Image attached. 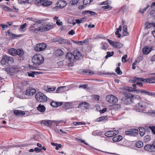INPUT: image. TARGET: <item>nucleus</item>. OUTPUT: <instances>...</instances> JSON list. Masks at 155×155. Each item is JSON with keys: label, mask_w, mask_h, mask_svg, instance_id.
<instances>
[{"label": "nucleus", "mask_w": 155, "mask_h": 155, "mask_svg": "<svg viewBox=\"0 0 155 155\" xmlns=\"http://www.w3.org/2000/svg\"><path fill=\"white\" fill-rule=\"evenodd\" d=\"M144 149L145 150L150 152H155L151 144H148L145 145L144 147Z\"/></svg>", "instance_id": "obj_19"}, {"label": "nucleus", "mask_w": 155, "mask_h": 155, "mask_svg": "<svg viewBox=\"0 0 155 155\" xmlns=\"http://www.w3.org/2000/svg\"><path fill=\"white\" fill-rule=\"evenodd\" d=\"M114 54V52L112 51L111 52H107V55L105 56V58L107 59L109 57H110L112 56Z\"/></svg>", "instance_id": "obj_49"}, {"label": "nucleus", "mask_w": 155, "mask_h": 155, "mask_svg": "<svg viewBox=\"0 0 155 155\" xmlns=\"http://www.w3.org/2000/svg\"><path fill=\"white\" fill-rule=\"evenodd\" d=\"M76 140L77 141H79L83 143H84V144H85V145H88V144L87 143H86L85 142V140H81V139H80L76 138Z\"/></svg>", "instance_id": "obj_53"}, {"label": "nucleus", "mask_w": 155, "mask_h": 155, "mask_svg": "<svg viewBox=\"0 0 155 155\" xmlns=\"http://www.w3.org/2000/svg\"><path fill=\"white\" fill-rule=\"evenodd\" d=\"M6 63L8 64H11L14 62V59L13 58L9 57L6 55Z\"/></svg>", "instance_id": "obj_26"}, {"label": "nucleus", "mask_w": 155, "mask_h": 155, "mask_svg": "<svg viewBox=\"0 0 155 155\" xmlns=\"http://www.w3.org/2000/svg\"><path fill=\"white\" fill-rule=\"evenodd\" d=\"M149 127L153 133L155 135V127L152 126L150 127Z\"/></svg>", "instance_id": "obj_60"}, {"label": "nucleus", "mask_w": 155, "mask_h": 155, "mask_svg": "<svg viewBox=\"0 0 155 155\" xmlns=\"http://www.w3.org/2000/svg\"><path fill=\"white\" fill-rule=\"evenodd\" d=\"M124 95L127 98H132L134 97V95L129 92H126L124 93Z\"/></svg>", "instance_id": "obj_34"}, {"label": "nucleus", "mask_w": 155, "mask_h": 155, "mask_svg": "<svg viewBox=\"0 0 155 155\" xmlns=\"http://www.w3.org/2000/svg\"><path fill=\"white\" fill-rule=\"evenodd\" d=\"M6 55H4L2 56V58L1 60V63L2 65H4L6 63Z\"/></svg>", "instance_id": "obj_40"}, {"label": "nucleus", "mask_w": 155, "mask_h": 155, "mask_svg": "<svg viewBox=\"0 0 155 155\" xmlns=\"http://www.w3.org/2000/svg\"><path fill=\"white\" fill-rule=\"evenodd\" d=\"M31 61L34 66L30 65L29 66V68L31 69H34L44 63V58L42 54H37L33 56L31 59Z\"/></svg>", "instance_id": "obj_1"}, {"label": "nucleus", "mask_w": 155, "mask_h": 155, "mask_svg": "<svg viewBox=\"0 0 155 155\" xmlns=\"http://www.w3.org/2000/svg\"><path fill=\"white\" fill-rule=\"evenodd\" d=\"M7 72L10 75H12L13 74L18 71V69L15 67H8L5 69Z\"/></svg>", "instance_id": "obj_9"}, {"label": "nucleus", "mask_w": 155, "mask_h": 155, "mask_svg": "<svg viewBox=\"0 0 155 155\" xmlns=\"http://www.w3.org/2000/svg\"><path fill=\"white\" fill-rule=\"evenodd\" d=\"M88 104L86 102H82L79 104L78 107L79 108H84L86 109L89 108Z\"/></svg>", "instance_id": "obj_20"}, {"label": "nucleus", "mask_w": 155, "mask_h": 155, "mask_svg": "<svg viewBox=\"0 0 155 155\" xmlns=\"http://www.w3.org/2000/svg\"><path fill=\"white\" fill-rule=\"evenodd\" d=\"M107 48V44L104 43L101 44V49L104 50H106Z\"/></svg>", "instance_id": "obj_55"}, {"label": "nucleus", "mask_w": 155, "mask_h": 155, "mask_svg": "<svg viewBox=\"0 0 155 155\" xmlns=\"http://www.w3.org/2000/svg\"><path fill=\"white\" fill-rule=\"evenodd\" d=\"M127 58V55H124L122 57V61L123 62H126V59Z\"/></svg>", "instance_id": "obj_62"}, {"label": "nucleus", "mask_w": 155, "mask_h": 155, "mask_svg": "<svg viewBox=\"0 0 155 155\" xmlns=\"http://www.w3.org/2000/svg\"><path fill=\"white\" fill-rule=\"evenodd\" d=\"M66 59L69 62H73L75 59L74 54L68 52L66 55Z\"/></svg>", "instance_id": "obj_16"}, {"label": "nucleus", "mask_w": 155, "mask_h": 155, "mask_svg": "<svg viewBox=\"0 0 155 155\" xmlns=\"http://www.w3.org/2000/svg\"><path fill=\"white\" fill-rule=\"evenodd\" d=\"M62 104V102H57L54 101H52L51 104V105L53 107H58Z\"/></svg>", "instance_id": "obj_35"}, {"label": "nucleus", "mask_w": 155, "mask_h": 155, "mask_svg": "<svg viewBox=\"0 0 155 155\" xmlns=\"http://www.w3.org/2000/svg\"><path fill=\"white\" fill-rule=\"evenodd\" d=\"M35 98L37 101L39 102H45L47 100L46 96L41 92L37 93L35 95Z\"/></svg>", "instance_id": "obj_5"}, {"label": "nucleus", "mask_w": 155, "mask_h": 155, "mask_svg": "<svg viewBox=\"0 0 155 155\" xmlns=\"http://www.w3.org/2000/svg\"><path fill=\"white\" fill-rule=\"evenodd\" d=\"M107 41H108L110 44L113 47L116 48V47H117L116 45L117 41H114L108 39H107Z\"/></svg>", "instance_id": "obj_32"}, {"label": "nucleus", "mask_w": 155, "mask_h": 155, "mask_svg": "<svg viewBox=\"0 0 155 155\" xmlns=\"http://www.w3.org/2000/svg\"><path fill=\"white\" fill-rule=\"evenodd\" d=\"M107 119V117L106 116H101L97 118L96 120V122L104 121Z\"/></svg>", "instance_id": "obj_38"}, {"label": "nucleus", "mask_w": 155, "mask_h": 155, "mask_svg": "<svg viewBox=\"0 0 155 155\" xmlns=\"http://www.w3.org/2000/svg\"><path fill=\"white\" fill-rule=\"evenodd\" d=\"M151 16L155 19V10H151L150 12Z\"/></svg>", "instance_id": "obj_48"}, {"label": "nucleus", "mask_w": 155, "mask_h": 155, "mask_svg": "<svg viewBox=\"0 0 155 155\" xmlns=\"http://www.w3.org/2000/svg\"><path fill=\"white\" fill-rule=\"evenodd\" d=\"M87 40H85L83 41H79V45H83L84 43L87 42Z\"/></svg>", "instance_id": "obj_59"}, {"label": "nucleus", "mask_w": 155, "mask_h": 155, "mask_svg": "<svg viewBox=\"0 0 155 155\" xmlns=\"http://www.w3.org/2000/svg\"><path fill=\"white\" fill-rule=\"evenodd\" d=\"M7 33H6V35H7V33L8 34V36H9V37L12 39H13L16 37H18V36H20V35H15L14 34H13L12 33L10 32L9 31H8L7 32Z\"/></svg>", "instance_id": "obj_24"}, {"label": "nucleus", "mask_w": 155, "mask_h": 155, "mask_svg": "<svg viewBox=\"0 0 155 155\" xmlns=\"http://www.w3.org/2000/svg\"><path fill=\"white\" fill-rule=\"evenodd\" d=\"M115 71L118 74L121 75L122 74V71L120 70V68L118 67L116 68Z\"/></svg>", "instance_id": "obj_50"}, {"label": "nucleus", "mask_w": 155, "mask_h": 155, "mask_svg": "<svg viewBox=\"0 0 155 155\" xmlns=\"http://www.w3.org/2000/svg\"><path fill=\"white\" fill-rule=\"evenodd\" d=\"M143 82L144 83L147 82L149 83H155V75L152 78L146 79L142 78L135 77L131 79L130 81V82L135 83L137 82Z\"/></svg>", "instance_id": "obj_4"}, {"label": "nucleus", "mask_w": 155, "mask_h": 155, "mask_svg": "<svg viewBox=\"0 0 155 155\" xmlns=\"http://www.w3.org/2000/svg\"><path fill=\"white\" fill-rule=\"evenodd\" d=\"M151 47L149 46H145L143 49V53L144 54H147L151 52Z\"/></svg>", "instance_id": "obj_17"}, {"label": "nucleus", "mask_w": 155, "mask_h": 155, "mask_svg": "<svg viewBox=\"0 0 155 155\" xmlns=\"http://www.w3.org/2000/svg\"><path fill=\"white\" fill-rule=\"evenodd\" d=\"M74 54L75 59L76 60H79L83 57L84 55L78 49L74 50L73 51Z\"/></svg>", "instance_id": "obj_8"}, {"label": "nucleus", "mask_w": 155, "mask_h": 155, "mask_svg": "<svg viewBox=\"0 0 155 155\" xmlns=\"http://www.w3.org/2000/svg\"><path fill=\"white\" fill-rule=\"evenodd\" d=\"M116 45L117 47H116V48H120L123 46L122 44L121 43L118 42H117Z\"/></svg>", "instance_id": "obj_56"}, {"label": "nucleus", "mask_w": 155, "mask_h": 155, "mask_svg": "<svg viewBox=\"0 0 155 155\" xmlns=\"http://www.w3.org/2000/svg\"><path fill=\"white\" fill-rule=\"evenodd\" d=\"M24 52L22 49H19L16 50V55L21 56L24 54Z\"/></svg>", "instance_id": "obj_31"}, {"label": "nucleus", "mask_w": 155, "mask_h": 155, "mask_svg": "<svg viewBox=\"0 0 155 155\" xmlns=\"http://www.w3.org/2000/svg\"><path fill=\"white\" fill-rule=\"evenodd\" d=\"M73 124L75 126L78 125H85V123H83L81 122H74L73 123Z\"/></svg>", "instance_id": "obj_57"}, {"label": "nucleus", "mask_w": 155, "mask_h": 155, "mask_svg": "<svg viewBox=\"0 0 155 155\" xmlns=\"http://www.w3.org/2000/svg\"><path fill=\"white\" fill-rule=\"evenodd\" d=\"M153 148V150H154L155 152V140H153L152 143V144H151Z\"/></svg>", "instance_id": "obj_64"}, {"label": "nucleus", "mask_w": 155, "mask_h": 155, "mask_svg": "<svg viewBox=\"0 0 155 155\" xmlns=\"http://www.w3.org/2000/svg\"><path fill=\"white\" fill-rule=\"evenodd\" d=\"M56 23L58 25H61L63 24L62 22L59 19L57 20Z\"/></svg>", "instance_id": "obj_63"}, {"label": "nucleus", "mask_w": 155, "mask_h": 155, "mask_svg": "<svg viewBox=\"0 0 155 155\" xmlns=\"http://www.w3.org/2000/svg\"><path fill=\"white\" fill-rule=\"evenodd\" d=\"M38 73V72L35 71H30L27 72L26 75L29 77L33 78L35 77V75L37 74Z\"/></svg>", "instance_id": "obj_23"}, {"label": "nucleus", "mask_w": 155, "mask_h": 155, "mask_svg": "<svg viewBox=\"0 0 155 155\" xmlns=\"http://www.w3.org/2000/svg\"><path fill=\"white\" fill-rule=\"evenodd\" d=\"M65 86L60 87L58 88L56 90V92L57 93H60L65 91Z\"/></svg>", "instance_id": "obj_33"}, {"label": "nucleus", "mask_w": 155, "mask_h": 155, "mask_svg": "<svg viewBox=\"0 0 155 155\" xmlns=\"http://www.w3.org/2000/svg\"><path fill=\"white\" fill-rule=\"evenodd\" d=\"M131 131L132 136L137 135L138 133V130L136 129H132Z\"/></svg>", "instance_id": "obj_44"}, {"label": "nucleus", "mask_w": 155, "mask_h": 155, "mask_svg": "<svg viewBox=\"0 0 155 155\" xmlns=\"http://www.w3.org/2000/svg\"><path fill=\"white\" fill-rule=\"evenodd\" d=\"M75 103L74 102H66L63 104L64 107L67 109L72 108L74 107Z\"/></svg>", "instance_id": "obj_14"}, {"label": "nucleus", "mask_w": 155, "mask_h": 155, "mask_svg": "<svg viewBox=\"0 0 155 155\" xmlns=\"http://www.w3.org/2000/svg\"><path fill=\"white\" fill-rule=\"evenodd\" d=\"M122 23L123 25L122 34L124 36H127L129 35V33L127 31V26L126 25L125 21H123Z\"/></svg>", "instance_id": "obj_15"}, {"label": "nucleus", "mask_w": 155, "mask_h": 155, "mask_svg": "<svg viewBox=\"0 0 155 155\" xmlns=\"http://www.w3.org/2000/svg\"><path fill=\"white\" fill-rule=\"evenodd\" d=\"M66 5L67 3L66 2L63 0H60L58 1L56 4L57 7L61 9L64 8Z\"/></svg>", "instance_id": "obj_13"}, {"label": "nucleus", "mask_w": 155, "mask_h": 155, "mask_svg": "<svg viewBox=\"0 0 155 155\" xmlns=\"http://www.w3.org/2000/svg\"><path fill=\"white\" fill-rule=\"evenodd\" d=\"M151 139V137L150 136L147 135L145 136L144 138V140L145 142H148Z\"/></svg>", "instance_id": "obj_47"}, {"label": "nucleus", "mask_w": 155, "mask_h": 155, "mask_svg": "<svg viewBox=\"0 0 155 155\" xmlns=\"http://www.w3.org/2000/svg\"><path fill=\"white\" fill-rule=\"evenodd\" d=\"M36 1L44 6H48L52 4V2L47 0H36Z\"/></svg>", "instance_id": "obj_11"}, {"label": "nucleus", "mask_w": 155, "mask_h": 155, "mask_svg": "<svg viewBox=\"0 0 155 155\" xmlns=\"http://www.w3.org/2000/svg\"><path fill=\"white\" fill-rule=\"evenodd\" d=\"M145 27L147 28V29H150L151 27H154L155 28V23H146L145 24Z\"/></svg>", "instance_id": "obj_25"}, {"label": "nucleus", "mask_w": 155, "mask_h": 155, "mask_svg": "<svg viewBox=\"0 0 155 155\" xmlns=\"http://www.w3.org/2000/svg\"><path fill=\"white\" fill-rule=\"evenodd\" d=\"M122 27L120 25L119 28H117V31L115 32V33L116 35H118V37L120 38V35L119 34V32L120 31H121Z\"/></svg>", "instance_id": "obj_41"}, {"label": "nucleus", "mask_w": 155, "mask_h": 155, "mask_svg": "<svg viewBox=\"0 0 155 155\" xmlns=\"http://www.w3.org/2000/svg\"><path fill=\"white\" fill-rule=\"evenodd\" d=\"M110 2H109V1H107L102 2L101 3H97V4L100 5H106L108 4H110Z\"/></svg>", "instance_id": "obj_45"}, {"label": "nucleus", "mask_w": 155, "mask_h": 155, "mask_svg": "<svg viewBox=\"0 0 155 155\" xmlns=\"http://www.w3.org/2000/svg\"><path fill=\"white\" fill-rule=\"evenodd\" d=\"M52 28V26L51 24H43L39 27V30L40 31H47L50 30Z\"/></svg>", "instance_id": "obj_10"}, {"label": "nucleus", "mask_w": 155, "mask_h": 155, "mask_svg": "<svg viewBox=\"0 0 155 155\" xmlns=\"http://www.w3.org/2000/svg\"><path fill=\"white\" fill-rule=\"evenodd\" d=\"M28 112L27 111H24L19 110H16L14 111V114L18 116H22L25 115L26 114L25 113H27Z\"/></svg>", "instance_id": "obj_18"}, {"label": "nucleus", "mask_w": 155, "mask_h": 155, "mask_svg": "<svg viewBox=\"0 0 155 155\" xmlns=\"http://www.w3.org/2000/svg\"><path fill=\"white\" fill-rule=\"evenodd\" d=\"M56 54L57 55H61L63 54V52L60 49H58L56 52Z\"/></svg>", "instance_id": "obj_52"}, {"label": "nucleus", "mask_w": 155, "mask_h": 155, "mask_svg": "<svg viewBox=\"0 0 155 155\" xmlns=\"http://www.w3.org/2000/svg\"><path fill=\"white\" fill-rule=\"evenodd\" d=\"M16 50L14 48H11L9 49L8 50V53L13 56L16 55Z\"/></svg>", "instance_id": "obj_28"}, {"label": "nucleus", "mask_w": 155, "mask_h": 155, "mask_svg": "<svg viewBox=\"0 0 155 155\" xmlns=\"http://www.w3.org/2000/svg\"><path fill=\"white\" fill-rule=\"evenodd\" d=\"M139 131L140 135L141 136H143L145 134V131L144 129L142 127L139 128Z\"/></svg>", "instance_id": "obj_39"}, {"label": "nucleus", "mask_w": 155, "mask_h": 155, "mask_svg": "<svg viewBox=\"0 0 155 155\" xmlns=\"http://www.w3.org/2000/svg\"><path fill=\"white\" fill-rule=\"evenodd\" d=\"M46 47V44L45 43H42L37 44L35 50L37 51L40 52L45 50Z\"/></svg>", "instance_id": "obj_6"}, {"label": "nucleus", "mask_w": 155, "mask_h": 155, "mask_svg": "<svg viewBox=\"0 0 155 155\" xmlns=\"http://www.w3.org/2000/svg\"><path fill=\"white\" fill-rule=\"evenodd\" d=\"M18 2L20 4H26L29 2V0H18Z\"/></svg>", "instance_id": "obj_43"}, {"label": "nucleus", "mask_w": 155, "mask_h": 155, "mask_svg": "<svg viewBox=\"0 0 155 155\" xmlns=\"http://www.w3.org/2000/svg\"><path fill=\"white\" fill-rule=\"evenodd\" d=\"M54 120H45L42 121V124H45L46 125L50 126L52 124L54 123Z\"/></svg>", "instance_id": "obj_21"}, {"label": "nucleus", "mask_w": 155, "mask_h": 155, "mask_svg": "<svg viewBox=\"0 0 155 155\" xmlns=\"http://www.w3.org/2000/svg\"><path fill=\"white\" fill-rule=\"evenodd\" d=\"M93 98L95 100L98 101L99 99V96L97 95H94L93 96Z\"/></svg>", "instance_id": "obj_61"}, {"label": "nucleus", "mask_w": 155, "mask_h": 155, "mask_svg": "<svg viewBox=\"0 0 155 155\" xmlns=\"http://www.w3.org/2000/svg\"><path fill=\"white\" fill-rule=\"evenodd\" d=\"M93 0H84L83 3L84 5H87L90 4Z\"/></svg>", "instance_id": "obj_54"}, {"label": "nucleus", "mask_w": 155, "mask_h": 155, "mask_svg": "<svg viewBox=\"0 0 155 155\" xmlns=\"http://www.w3.org/2000/svg\"><path fill=\"white\" fill-rule=\"evenodd\" d=\"M0 7L5 11H11V9L10 8L4 5H0Z\"/></svg>", "instance_id": "obj_36"}, {"label": "nucleus", "mask_w": 155, "mask_h": 155, "mask_svg": "<svg viewBox=\"0 0 155 155\" xmlns=\"http://www.w3.org/2000/svg\"><path fill=\"white\" fill-rule=\"evenodd\" d=\"M143 146V143L142 141L138 140L136 143V146L138 148H141Z\"/></svg>", "instance_id": "obj_37"}, {"label": "nucleus", "mask_w": 155, "mask_h": 155, "mask_svg": "<svg viewBox=\"0 0 155 155\" xmlns=\"http://www.w3.org/2000/svg\"><path fill=\"white\" fill-rule=\"evenodd\" d=\"M78 2V0H72L70 1L68 4L69 5H76Z\"/></svg>", "instance_id": "obj_42"}, {"label": "nucleus", "mask_w": 155, "mask_h": 155, "mask_svg": "<svg viewBox=\"0 0 155 155\" xmlns=\"http://www.w3.org/2000/svg\"><path fill=\"white\" fill-rule=\"evenodd\" d=\"M151 105L149 101L145 99L143 101L140 102L134 107V109L137 111L144 112L145 109L149 105Z\"/></svg>", "instance_id": "obj_3"}, {"label": "nucleus", "mask_w": 155, "mask_h": 155, "mask_svg": "<svg viewBox=\"0 0 155 155\" xmlns=\"http://www.w3.org/2000/svg\"><path fill=\"white\" fill-rule=\"evenodd\" d=\"M37 109L41 113H44L45 111L46 108L44 105L40 104L37 107Z\"/></svg>", "instance_id": "obj_22"}, {"label": "nucleus", "mask_w": 155, "mask_h": 155, "mask_svg": "<svg viewBox=\"0 0 155 155\" xmlns=\"http://www.w3.org/2000/svg\"><path fill=\"white\" fill-rule=\"evenodd\" d=\"M122 139V137L120 135L115 136L113 138V140L114 142H118Z\"/></svg>", "instance_id": "obj_29"}, {"label": "nucleus", "mask_w": 155, "mask_h": 155, "mask_svg": "<svg viewBox=\"0 0 155 155\" xmlns=\"http://www.w3.org/2000/svg\"><path fill=\"white\" fill-rule=\"evenodd\" d=\"M149 7V5H147L145 8H141L139 10V12L143 14L144 13V12Z\"/></svg>", "instance_id": "obj_51"}, {"label": "nucleus", "mask_w": 155, "mask_h": 155, "mask_svg": "<svg viewBox=\"0 0 155 155\" xmlns=\"http://www.w3.org/2000/svg\"><path fill=\"white\" fill-rule=\"evenodd\" d=\"M106 100L107 102L110 103H115L117 102L118 99L113 95H108L106 97Z\"/></svg>", "instance_id": "obj_7"}, {"label": "nucleus", "mask_w": 155, "mask_h": 155, "mask_svg": "<svg viewBox=\"0 0 155 155\" xmlns=\"http://www.w3.org/2000/svg\"><path fill=\"white\" fill-rule=\"evenodd\" d=\"M27 24L26 23L21 25L19 29V30L21 32H23L25 31L26 27H27Z\"/></svg>", "instance_id": "obj_27"}, {"label": "nucleus", "mask_w": 155, "mask_h": 155, "mask_svg": "<svg viewBox=\"0 0 155 155\" xmlns=\"http://www.w3.org/2000/svg\"><path fill=\"white\" fill-rule=\"evenodd\" d=\"M147 95L150 96H155V93L147 91Z\"/></svg>", "instance_id": "obj_58"}, {"label": "nucleus", "mask_w": 155, "mask_h": 155, "mask_svg": "<svg viewBox=\"0 0 155 155\" xmlns=\"http://www.w3.org/2000/svg\"><path fill=\"white\" fill-rule=\"evenodd\" d=\"M117 130H110L105 133V135L108 137H111L116 135L118 134Z\"/></svg>", "instance_id": "obj_12"}, {"label": "nucleus", "mask_w": 155, "mask_h": 155, "mask_svg": "<svg viewBox=\"0 0 155 155\" xmlns=\"http://www.w3.org/2000/svg\"><path fill=\"white\" fill-rule=\"evenodd\" d=\"M59 42L61 44H66L67 45H71V44L70 43V41L69 40L62 39L60 40Z\"/></svg>", "instance_id": "obj_30"}, {"label": "nucleus", "mask_w": 155, "mask_h": 155, "mask_svg": "<svg viewBox=\"0 0 155 155\" xmlns=\"http://www.w3.org/2000/svg\"><path fill=\"white\" fill-rule=\"evenodd\" d=\"M36 90L32 88H27L25 93L24 91L20 92L16 96L20 99H28L31 97L36 92Z\"/></svg>", "instance_id": "obj_2"}, {"label": "nucleus", "mask_w": 155, "mask_h": 155, "mask_svg": "<svg viewBox=\"0 0 155 155\" xmlns=\"http://www.w3.org/2000/svg\"><path fill=\"white\" fill-rule=\"evenodd\" d=\"M110 5V4H108L104 6H102L101 7V8L104 10L108 9V10H110L111 8V7Z\"/></svg>", "instance_id": "obj_46"}]
</instances>
